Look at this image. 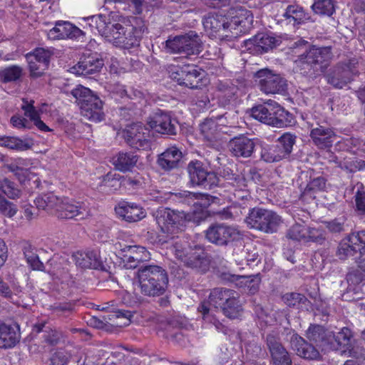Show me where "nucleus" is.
<instances>
[{
  "mask_svg": "<svg viewBox=\"0 0 365 365\" xmlns=\"http://www.w3.org/2000/svg\"><path fill=\"white\" fill-rule=\"evenodd\" d=\"M290 48L297 50L295 53L303 50L295 63L299 72L309 79L315 80L324 74L327 83L338 89L343 88L352 80L350 68L341 62L327 71L332 58L331 47L310 46L308 41L300 38Z\"/></svg>",
  "mask_w": 365,
  "mask_h": 365,
  "instance_id": "obj_1",
  "label": "nucleus"
},
{
  "mask_svg": "<svg viewBox=\"0 0 365 365\" xmlns=\"http://www.w3.org/2000/svg\"><path fill=\"white\" fill-rule=\"evenodd\" d=\"M173 200L195 207L192 212H185L171 210L170 208H159L155 214V221L160 231L173 239L175 235L182 232L187 223L192 221L200 225L205 220L202 213L197 210L207 208L212 204H219L220 199L216 196L201 192H192L183 190L173 194Z\"/></svg>",
  "mask_w": 365,
  "mask_h": 365,
  "instance_id": "obj_2",
  "label": "nucleus"
},
{
  "mask_svg": "<svg viewBox=\"0 0 365 365\" xmlns=\"http://www.w3.org/2000/svg\"><path fill=\"white\" fill-rule=\"evenodd\" d=\"M138 287L145 297H157L165 294L168 286L167 271L155 264H143L138 269Z\"/></svg>",
  "mask_w": 365,
  "mask_h": 365,
  "instance_id": "obj_3",
  "label": "nucleus"
},
{
  "mask_svg": "<svg viewBox=\"0 0 365 365\" xmlns=\"http://www.w3.org/2000/svg\"><path fill=\"white\" fill-rule=\"evenodd\" d=\"M176 258L186 267L205 272L209 268V260L203 248L197 245L191 246L185 240H178L173 244Z\"/></svg>",
  "mask_w": 365,
  "mask_h": 365,
  "instance_id": "obj_4",
  "label": "nucleus"
},
{
  "mask_svg": "<svg viewBox=\"0 0 365 365\" xmlns=\"http://www.w3.org/2000/svg\"><path fill=\"white\" fill-rule=\"evenodd\" d=\"M71 94L81 108V114L93 122H101L104 119L103 101L89 88L78 85L72 89Z\"/></svg>",
  "mask_w": 365,
  "mask_h": 365,
  "instance_id": "obj_5",
  "label": "nucleus"
},
{
  "mask_svg": "<svg viewBox=\"0 0 365 365\" xmlns=\"http://www.w3.org/2000/svg\"><path fill=\"white\" fill-rule=\"evenodd\" d=\"M253 118L277 128L287 127L291 123L292 115L277 102L269 100L251 109Z\"/></svg>",
  "mask_w": 365,
  "mask_h": 365,
  "instance_id": "obj_6",
  "label": "nucleus"
},
{
  "mask_svg": "<svg viewBox=\"0 0 365 365\" xmlns=\"http://www.w3.org/2000/svg\"><path fill=\"white\" fill-rule=\"evenodd\" d=\"M247 227L266 234L278 231L283 221L275 212L261 207H253L249 210L245 219Z\"/></svg>",
  "mask_w": 365,
  "mask_h": 365,
  "instance_id": "obj_7",
  "label": "nucleus"
},
{
  "mask_svg": "<svg viewBox=\"0 0 365 365\" xmlns=\"http://www.w3.org/2000/svg\"><path fill=\"white\" fill-rule=\"evenodd\" d=\"M110 34L108 35L107 41L112 42L115 46L125 49L139 46L140 41L146 30L144 25L140 26H124L119 23L113 22L110 26Z\"/></svg>",
  "mask_w": 365,
  "mask_h": 365,
  "instance_id": "obj_8",
  "label": "nucleus"
},
{
  "mask_svg": "<svg viewBox=\"0 0 365 365\" xmlns=\"http://www.w3.org/2000/svg\"><path fill=\"white\" fill-rule=\"evenodd\" d=\"M205 239L220 247H226L242 238V233L237 226L224 222L212 223L205 232Z\"/></svg>",
  "mask_w": 365,
  "mask_h": 365,
  "instance_id": "obj_9",
  "label": "nucleus"
},
{
  "mask_svg": "<svg viewBox=\"0 0 365 365\" xmlns=\"http://www.w3.org/2000/svg\"><path fill=\"white\" fill-rule=\"evenodd\" d=\"M166 48L170 53L185 56L197 55L202 50V43L198 34L190 31L184 35L175 36L166 41Z\"/></svg>",
  "mask_w": 365,
  "mask_h": 365,
  "instance_id": "obj_10",
  "label": "nucleus"
},
{
  "mask_svg": "<svg viewBox=\"0 0 365 365\" xmlns=\"http://www.w3.org/2000/svg\"><path fill=\"white\" fill-rule=\"evenodd\" d=\"M295 142V135L289 133H284L275 144L267 145L262 148V160L266 163H275L289 158Z\"/></svg>",
  "mask_w": 365,
  "mask_h": 365,
  "instance_id": "obj_11",
  "label": "nucleus"
},
{
  "mask_svg": "<svg viewBox=\"0 0 365 365\" xmlns=\"http://www.w3.org/2000/svg\"><path fill=\"white\" fill-rule=\"evenodd\" d=\"M187 172L192 186L212 189L219 182L216 173L209 171L207 167L200 160H191L187 165Z\"/></svg>",
  "mask_w": 365,
  "mask_h": 365,
  "instance_id": "obj_12",
  "label": "nucleus"
},
{
  "mask_svg": "<svg viewBox=\"0 0 365 365\" xmlns=\"http://www.w3.org/2000/svg\"><path fill=\"white\" fill-rule=\"evenodd\" d=\"M365 254V231L351 233L339 245L336 255L340 259L354 257L356 262Z\"/></svg>",
  "mask_w": 365,
  "mask_h": 365,
  "instance_id": "obj_13",
  "label": "nucleus"
},
{
  "mask_svg": "<svg viewBox=\"0 0 365 365\" xmlns=\"http://www.w3.org/2000/svg\"><path fill=\"white\" fill-rule=\"evenodd\" d=\"M260 90L266 94L282 93L287 89V81L279 74L264 68L255 73Z\"/></svg>",
  "mask_w": 365,
  "mask_h": 365,
  "instance_id": "obj_14",
  "label": "nucleus"
},
{
  "mask_svg": "<svg viewBox=\"0 0 365 365\" xmlns=\"http://www.w3.org/2000/svg\"><path fill=\"white\" fill-rule=\"evenodd\" d=\"M172 75L179 85L185 86L189 88L199 89L204 86L202 78L205 72L196 66L188 65L176 68V71Z\"/></svg>",
  "mask_w": 365,
  "mask_h": 365,
  "instance_id": "obj_15",
  "label": "nucleus"
},
{
  "mask_svg": "<svg viewBox=\"0 0 365 365\" xmlns=\"http://www.w3.org/2000/svg\"><path fill=\"white\" fill-rule=\"evenodd\" d=\"M147 123L150 129L156 133L167 135H177L178 122L165 111L158 110L148 117Z\"/></svg>",
  "mask_w": 365,
  "mask_h": 365,
  "instance_id": "obj_16",
  "label": "nucleus"
},
{
  "mask_svg": "<svg viewBox=\"0 0 365 365\" xmlns=\"http://www.w3.org/2000/svg\"><path fill=\"white\" fill-rule=\"evenodd\" d=\"M310 137L315 145L324 149L332 146L336 135L327 121L320 120L311 125Z\"/></svg>",
  "mask_w": 365,
  "mask_h": 365,
  "instance_id": "obj_17",
  "label": "nucleus"
},
{
  "mask_svg": "<svg viewBox=\"0 0 365 365\" xmlns=\"http://www.w3.org/2000/svg\"><path fill=\"white\" fill-rule=\"evenodd\" d=\"M126 143L137 150H147L150 147L149 130L141 123H133L123 131Z\"/></svg>",
  "mask_w": 365,
  "mask_h": 365,
  "instance_id": "obj_18",
  "label": "nucleus"
},
{
  "mask_svg": "<svg viewBox=\"0 0 365 365\" xmlns=\"http://www.w3.org/2000/svg\"><path fill=\"white\" fill-rule=\"evenodd\" d=\"M103 65V60L98 53H83L78 63L72 67V70L76 75L89 77L98 73Z\"/></svg>",
  "mask_w": 365,
  "mask_h": 365,
  "instance_id": "obj_19",
  "label": "nucleus"
},
{
  "mask_svg": "<svg viewBox=\"0 0 365 365\" xmlns=\"http://www.w3.org/2000/svg\"><path fill=\"white\" fill-rule=\"evenodd\" d=\"M279 41L267 33H259L253 38L245 41L244 45L250 53L260 55L276 47Z\"/></svg>",
  "mask_w": 365,
  "mask_h": 365,
  "instance_id": "obj_20",
  "label": "nucleus"
},
{
  "mask_svg": "<svg viewBox=\"0 0 365 365\" xmlns=\"http://www.w3.org/2000/svg\"><path fill=\"white\" fill-rule=\"evenodd\" d=\"M266 344L273 365H292L290 354L282 345L279 337L274 334H267Z\"/></svg>",
  "mask_w": 365,
  "mask_h": 365,
  "instance_id": "obj_21",
  "label": "nucleus"
},
{
  "mask_svg": "<svg viewBox=\"0 0 365 365\" xmlns=\"http://www.w3.org/2000/svg\"><path fill=\"white\" fill-rule=\"evenodd\" d=\"M256 139L240 135L232 138L228 143L229 150L235 158H250L255 152Z\"/></svg>",
  "mask_w": 365,
  "mask_h": 365,
  "instance_id": "obj_22",
  "label": "nucleus"
},
{
  "mask_svg": "<svg viewBox=\"0 0 365 365\" xmlns=\"http://www.w3.org/2000/svg\"><path fill=\"white\" fill-rule=\"evenodd\" d=\"M289 342L292 350L298 356L307 360H318L320 359L321 355L317 346L306 341L298 334H293Z\"/></svg>",
  "mask_w": 365,
  "mask_h": 365,
  "instance_id": "obj_23",
  "label": "nucleus"
},
{
  "mask_svg": "<svg viewBox=\"0 0 365 365\" xmlns=\"http://www.w3.org/2000/svg\"><path fill=\"white\" fill-rule=\"evenodd\" d=\"M56 215L61 219L83 220L88 215L87 207L80 202H61L56 208Z\"/></svg>",
  "mask_w": 365,
  "mask_h": 365,
  "instance_id": "obj_24",
  "label": "nucleus"
},
{
  "mask_svg": "<svg viewBox=\"0 0 365 365\" xmlns=\"http://www.w3.org/2000/svg\"><path fill=\"white\" fill-rule=\"evenodd\" d=\"M182 157V153L178 148L171 146L158 155L157 164L163 170L169 172L181 166Z\"/></svg>",
  "mask_w": 365,
  "mask_h": 365,
  "instance_id": "obj_25",
  "label": "nucleus"
},
{
  "mask_svg": "<svg viewBox=\"0 0 365 365\" xmlns=\"http://www.w3.org/2000/svg\"><path fill=\"white\" fill-rule=\"evenodd\" d=\"M216 89L219 92V103L224 107L235 105L239 98V88L232 81L226 79L219 81L216 83Z\"/></svg>",
  "mask_w": 365,
  "mask_h": 365,
  "instance_id": "obj_26",
  "label": "nucleus"
},
{
  "mask_svg": "<svg viewBox=\"0 0 365 365\" xmlns=\"http://www.w3.org/2000/svg\"><path fill=\"white\" fill-rule=\"evenodd\" d=\"M331 332L322 325L310 324L307 330L306 336L310 342L314 343L316 346L322 348V350L328 351Z\"/></svg>",
  "mask_w": 365,
  "mask_h": 365,
  "instance_id": "obj_27",
  "label": "nucleus"
},
{
  "mask_svg": "<svg viewBox=\"0 0 365 365\" xmlns=\"http://www.w3.org/2000/svg\"><path fill=\"white\" fill-rule=\"evenodd\" d=\"M287 24L299 26L307 22H314L309 14L307 13L303 7L297 4L289 5L283 14Z\"/></svg>",
  "mask_w": 365,
  "mask_h": 365,
  "instance_id": "obj_28",
  "label": "nucleus"
},
{
  "mask_svg": "<svg viewBox=\"0 0 365 365\" xmlns=\"http://www.w3.org/2000/svg\"><path fill=\"white\" fill-rule=\"evenodd\" d=\"M19 340V325H9L0 320V348H12Z\"/></svg>",
  "mask_w": 365,
  "mask_h": 365,
  "instance_id": "obj_29",
  "label": "nucleus"
},
{
  "mask_svg": "<svg viewBox=\"0 0 365 365\" xmlns=\"http://www.w3.org/2000/svg\"><path fill=\"white\" fill-rule=\"evenodd\" d=\"M82 34V31L68 21H58L55 26L50 29V38H77Z\"/></svg>",
  "mask_w": 365,
  "mask_h": 365,
  "instance_id": "obj_30",
  "label": "nucleus"
},
{
  "mask_svg": "<svg viewBox=\"0 0 365 365\" xmlns=\"http://www.w3.org/2000/svg\"><path fill=\"white\" fill-rule=\"evenodd\" d=\"M354 341L352 331L347 327H343L336 334L331 332L329 350L340 351L342 353V349L350 347Z\"/></svg>",
  "mask_w": 365,
  "mask_h": 365,
  "instance_id": "obj_31",
  "label": "nucleus"
},
{
  "mask_svg": "<svg viewBox=\"0 0 365 365\" xmlns=\"http://www.w3.org/2000/svg\"><path fill=\"white\" fill-rule=\"evenodd\" d=\"M76 264L82 268L98 269L101 266V261L97 251H78L72 256Z\"/></svg>",
  "mask_w": 365,
  "mask_h": 365,
  "instance_id": "obj_32",
  "label": "nucleus"
},
{
  "mask_svg": "<svg viewBox=\"0 0 365 365\" xmlns=\"http://www.w3.org/2000/svg\"><path fill=\"white\" fill-rule=\"evenodd\" d=\"M138 155L132 152H119L112 158V164L116 170L127 172L133 168L138 160Z\"/></svg>",
  "mask_w": 365,
  "mask_h": 365,
  "instance_id": "obj_33",
  "label": "nucleus"
},
{
  "mask_svg": "<svg viewBox=\"0 0 365 365\" xmlns=\"http://www.w3.org/2000/svg\"><path fill=\"white\" fill-rule=\"evenodd\" d=\"M85 21H87L91 31H97L105 38L110 34V26H113V23L110 21L109 17L103 14L93 15L85 18Z\"/></svg>",
  "mask_w": 365,
  "mask_h": 365,
  "instance_id": "obj_34",
  "label": "nucleus"
},
{
  "mask_svg": "<svg viewBox=\"0 0 365 365\" xmlns=\"http://www.w3.org/2000/svg\"><path fill=\"white\" fill-rule=\"evenodd\" d=\"M115 212L125 220L130 222H138L145 216L143 208L135 204H123L116 207Z\"/></svg>",
  "mask_w": 365,
  "mask_h": 365,
  "instance_id": "obj_35",
  "label": "nucleus"
},
{
  "mask_svg": "<svg viewBox=\"0 0 365 365\" xmlns=\"http://www.w3.org/2000/svg\"><path fill=\"white\" fill-rule=\"evenodd\" d=\"M229 183L233 187V195L236 201L247 200L250 195L247 187L246 180L241 175H232L229 178Z\"/></svg>",
  "mask_w": 365,
  "mask_h": 365,
  "instance_id": "obj_36",
  "label": "nucleus"
},
{
  "mask_svg": "<svg viewBox=\"0 0 365 365\" xmlns=\"http://www.w3.org/2000/svg\"><path fill=\"white\" fill-rule=\"evenodd\" d=\"M231 294H235V291L225 287H217L211 290L207 304L215 308L222 309L225 304L230 299Z\"/></svg>",
  "mask_w": 365,
  "mask_h": 365,
  "instance_id": "obj_37",
  "label": "nucleus"
},
{
  "mask_svg": "<svg viewBox=\"0 0 365 365\" xmlns=\"http://www.w3.org/2000/svg\"><path fill=\"white\" fill-rule=\"evenodd\" d=\"M80 356L76 351H68L65 349H58L52 354L50 361L51 365H78Z\"/></svg>",
  "mask_w": 365,
  "mask_h": 365,
  "instance_id": "obj_38",
  "label": "nucleus"
},
{
  "mask_svg": "<svg viewBox=\"0 0 365 365\" xmlns=\"http://www.w3.org/2000/svg\"><path fill=\"white\" fill-rule=\"evenodd\" d=\"M34 141L31 138L21 139L14 136H1L0 146L18 151L27 150L32 148Z\"/></svg>",
  "mask_w": 365,
  "mask_h": 365,
  "instance_id": "obj_39",
  "label": "nucleus"
},
{
  "mask_svg": "<svg viewBox=\"0 0 365 365\" xmlns=\"http://www.w3.org/2000/svg\"><path fill=\"white\" fill-rule=\"evenodd\" d=\"M299 178L301 180L309 179L304 187L305 192L322 191L326 187L327 180L322 175H316L312 170L302 172Z\"/></svg>",
  "mask_w": 365,
  "mask_h": 365,
  "instance_id": "obj_40",
  "label": "nucleus"
},
{
  "mask_svg": "<svg viewBox=\"0 0 365 365\" xmlns=\"http://www.w3.org/2000/svg\"><path fill=\"white\" fill-rule=\"evenodd\" d=\"M230 25L227 19L222 15H210L203 20L205 29L212 33L225 31L229 29Z\"/></svg>",
  "mask_w": 365,
  "mask_h": 365,
  "instance_id": "obj_41",
  "label": "nucleus"
},
{
  "mask_svg": "<svg viewBox=\"0 0 365 365\" xmlns=\"http://www.w3.org/2000/svg\"><path fill=\"white\" fill-rule=\"evenodd\" d=\"M33 332H36L37 334L43 332L44 341L51 346L58 344L62 336L61 332L56 330H53L49 327H46L45 322L35 324L33 327Z\"/></svg>",
  "mask_w": 365,
  "mask_h": 365,
  "instance_id": "obj_42",
  "label": "nucleus"
},
{
  "mask_svg": "<svg viewBox=\"0 0 365 365\" xmlns=\"http://www.w3.org/2000/svg\"><path fill=\"white\" fill-rule=\"evenodd\" d=\"M221 309L225 316L228 318L235 319L238 317L242 310L239 293L235 291V294H231L230 299L227 300Z\"/></svg>",
  "mask_w": 365,
  "mask_h": 365,
  "instance_id": "obj_43",
  "label": "nucleus"
},
{
  "mask_svg": "<svg viewBox=\"0 0 365 365\" xmlns=\"http://www.w3.org/2000/svg\"><path fill=\"white\" fill-rule=\"evenodd\" d=\"M60 199L52 192L39 195L34 200V204L38 209L51 211L57 208Z\"/></svg>",
  "mask_w": 365,
  "mask_h": 365,
  "instance_id": "obj_44",
  "label": "nucleus"
},
{
  "mask_svg": "<svg viewBox=\"0 0 365 365\" xmlns=\"http://www.w3.org/2000/svg\"><path fill=\"white\" fill-rule=\"evenodd\" d=\"M283 302L289 307L296 309L307 308L309 301L302 294L298 292H288L282 296Z\"/></svg>",
  "mask_w": 365,
  "mask_h": 365,
  "instance_id": "obj_45",
  "label": "nucleus"
},
{
  "mask_svg": "<svg viewBox=\"0 0 365 365\" xmlns=\"http://www.w3.org/2000/svg\"><path fill=\"white\" fill-rule=\"evenodd\" d=\"M0 190L11 200L18 199L21 195L18 185L6 177H0Z\"/></svg>",
  "mask_w": 365,
  "mask_h": 365,
  "instance_id": "obj_46",
  "label": "nucleus"
},
{
  "mask_svg": "<svg viewBox=\"0 0 365 365\" xmlns=\"http://www.w3.org/2000/svg\"><path fill=\"white\" fill-rule=\"evenodd\" d=\"M200 129L204 138L207 141H213L217 138L218 125L212 118H207L200 125Z\"/></svg>",
  "mask_w": 365,
  "mask_h": 365,
  "instance_id": "obj_47",
  "label": "nucleus"
},
{
  "mask_svg": "<svg viewBox=\"0 0 365 365\" xmlns=\"http://www.w3.org/2000/svg\"><path fill=\"white\" fill-rule=\"evenodd\" d=\"M23 74V69L17 65H12L0 70V81L2 83L16 82L19 80Z\"/></svg>",
  "mask_w": 365,
  "mask_h": 365,
  "instance_id": "obj_48",
  "label": "nucleus"
},
{
  "mask_svg": "<svg viewBox=\"0 0 365 365\" xmlns=\"http://www.w3.org/2000/svg\"><path fill=\"white\" fill-rule=\"evenodd\" d=\"M232 280L242 279L241 283H244L247 287L249 293L251 294H255L259 288L261 283V277L259 274L253 275H233Z\"/></svg>",
  "mask_w": 365,
  "mask_h": 365,
  "instance_id": "obj_49",
  "label": "nucleus"
},
{
  "mask_svg": "<svg viewBox=\"0 0 365 365\" xmlns=\"http://www.w3.org/2000/svg\"><path fill=\"white\" fill-rule=\"evenodd\" d=\"M197 311L202 314L205 322L212 324L217 331H223V324L215 317L206 302L200 303L197 307Z\"/></svg>",
  "mask_w": 365,
  "mask_h": 365,
  "instance_id": "obj_50",
  "label": "nucleus"
},
{
  "mask_svg": "<svg viewBox=\"0 0 365 365\" xmlns=\"http://www.w3.org/2000/svg\"><path fill=\"white\" fill-rule=\"evenodd\" d=\"M52 52L43 48H37L33 53L26 55L27 59H34L36 61L41 63V66L44 67L45 65L48 67L50 58L52 56Z\"/></svg>",
  "mask_w": 365,
  "mask_h": 365,
  "instance_id": "obj_51",
  "label": "nucleus"
},
{
  "mask_svg": "<svg viewBox=\"0 0 365 365\" xmlns=\"http://www.w3.org/2000/svg\"><path fill=\"white\" fill-rule=\"evenodd\" d=\"M308 227L302 224H294L287 231V237L295 241L306 242Z\"/></svg>",
  "mask_w": 365,
  "mask_h": 365,
  "instance_id": "obj_52",
  "label": "nucleus"
},
{
  "mask_svg": "<svg viewBox=\"0 0 365 365\" xmlns=\"http://www.w3.org/2000/svg\"><path fill=\"white\" fill-rule=\"evenodd\" d=\"M315 14L331 16L334 11L333 0H318L312 6Z\"/></svg>",
  "mask_w": 365,
  "mask_h": 365,
  "instance_id": "obj_53",
  "label": "nucleus"
},
{
  "mask_svg": "<svg viewBox=\"0 0 365 365\" xmlns=\"http://www.w3.org/2000/svg\"><path fill=\"white\" fill-rule=\"evenodd\" d=\"M346 217L345 216H340L336 217L329 221H325L324 223L325 227L331 233H341L346 231Z\"/></svg>",
  "mask_w": 365,
  "mask_h": 365,
  "instance_id": "obj_54",
  "label": "nucleus"
},
{
  "mask_svg": "<svg viewBox=\"0 0 365 365\" xmlns=\"http://www.w3.org/2000/svg\"><path fill=\"white\" fill-rule=\"evenodd\" d=\"M342 354L355 359L357 363H363L365 361V349L363 346L354 344V341L348 349H342Z\"/></svg>",
  "mask_w": 365,
  "mask_h": 365,
  "instance_id": "obj_55",
  "label": "nucleus"
},
{
  "mask_svg": "<svg viewBox=\"0 0 365 365\" xmlns=\"http://www.w3.org/2000/svg\"><path fill=\"white\" fill-rule=\"evenodd\" d=\"M76 354L80 356L78 365H103L105 364L102 358L98 357L97 355L92 354L91 351L84 354L76 351Z\"/></svg>",
  "mask_w": 365,
  "mask_h": 365,
  "instance_id": "obj_56",
  "label": "nucleus"
},
{
  "mask_svg": "<svg viewBox=\"0 0 365 365\" xmlns=\"http://www.w3.org/2000/svg\"><path fill=\"white\" fill-rule=\"evenodd\" d=\"M76 354L80 356L78 365H103L105 364L102 358L98 357L97 355L92 354L91 351L84 354L76 351Z\"/></svg>",
  "mask_w": 365,
  "mask_h": 365,
  "instance_id": "obj_57",
  "label": "nucleus"
},
{
  "mask_svg": "<svg viewBox=\"0 0 365 365\" xmlns=\"http://www.w3.org/2000/svg\"><path fill=\"white\" fill-rule=\"evenodd\" d=\"M306 242H313L322 244L326 240L325 232L322 229L308 227Z\"/></svg>",
  "mask_w": 365,
  "mask_h": 365,
  "instance_id": "obj_58",
  "label": "nucleus"
},
{
  "mask_svg": "<svg viewBox=\"0 0 365 365\" xmlns=\"http://www.w3.org/2000/svg\"><path fill=\"white\" fill-rule=\"evenodd\" d=\"M120 252L121 257L126 254L128 256L135 257V260H145L143 255L145 254L146 250L143 247L125 246Z\"/></svg>",
  "mask_w": 365,
  "mask_h": 365,
  "instance_id": "obj_59",
  "label": "nucleus"
},
{
  "mask_svg": "<svg viewBox=\"0 0 365 365\" xmlns=\"http://www.w3.org/2000/svg\"><path fill=\"white\" fill-rule=\"evenodd\" d=\"M356 210L360 215H365V191L362 185L357 187L354 194Z\"/></svg>",
  "mask_w": 365,
  "mask_h": 365,
  "instance_id": "obj_60",
  "label": "nucleus"
},
{
  "mask_svg": "<svg viewBox=\"0 0 365 365\" xmlns=\"http://www.w3.org/2000/svg\"><path fill=\"white\" fill-rule=\"evenodd\" d=\"M238 14L232 17V22L235 25L241 26H246V23H251L252 21V16L250 11L246 9H240L237 11Z\"/></svg>",
  "mask_w": 365,
  "mask_h": 365,
  "instance_id": "obj_61",
  "label": "nucleus"
},
{
  "mask_svg": "<svg viewBox=\"0 0 365 365\" xmlns=\"http://www.w3.org/2000/svg\"><path fill=\"white\" fill-rule=\"evenodd\" d=\"M17 209L15 205L8 201L4 196L0 197V213L11 217L16 213Z\"/></svg>",
  "mask_w": 365,
  "mask_h": 365,
  "instance_id": "obj_62",
  "label": "nucleus"
},
{
  "mask_svg": "<svg viewBox=\"0 0 365 365\" xmlns=\"http://www.w3.org/2000/svg\"><path fill=\"white\" fill-rule=\"evenodd\" d=\"M10 122L14 128L18 129H31L33 126L31 120H29L20 115H13Z\"/></svg>",
  "mask_w": 365,
  "mask_h": 365,
  "instance_id": "obj_63",
  "label": "nucleus"
},
{
  "mask_svg": "<svg viewBox=\"0 0 365 365\" xmlns=\"http://www.w3.org/2000/svg\"><path fill=\"white\" fill-rule=\"evenodd\" d=\"M120 178L119 174L108 173L103 177V182L105 186L117 190L121 185Z\"/></svg>",
  "mask_w": 365,
  "mask_h": 365,
  "instance_id": "obj_64",
  "label": "nucleus"
}]
</instances>
